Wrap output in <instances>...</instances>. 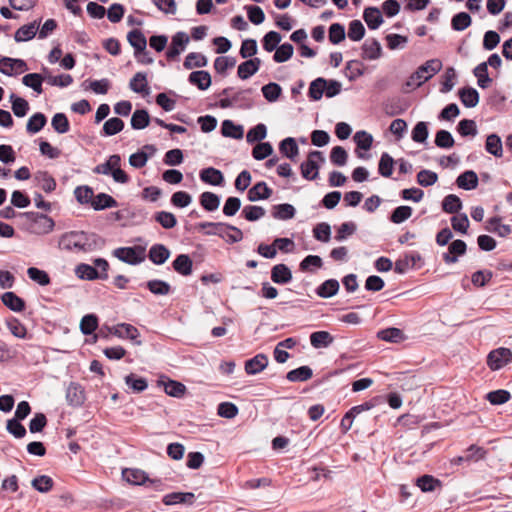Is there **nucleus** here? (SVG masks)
<instances>
[{
	"mask_svg": "<svg viewBox=\"0 0 512 512\" xmlns=\"http://www.w3.org/2000/svg\"><path fill=\"white\" fill-rule=\"evenodd\" d=\"M96 239V234H88L83 231H70L61 235L58 247L67 251H91Z\"/></svg>",
	"mask_w": 512,
	"mask_h": 512,
	"instance_id": "f257e3e1",
	"label": "nucleus"
},
{
	"mask_svg": "<svg viewBox=\"0 0 512 512\" xmlns=\"http://www.w3.org/2000/svg\"><path fill=\"white\" fill-rule=\"evenodd\" d=\"M199 230L210 228L205 231L206 235H217L227 243L233 244L243 239V232L236 226L223 222H201L197 225Z\"/></svg>",
	"mask_w": 512,
	"mask_h": 512,
	"instance_id": "f03ea898",
	"label": "nucleus"
},
{
	"mask_svg": "<svg viewBox=\"0 0 512 512\" xmlns=\"http://www.w3.org/2000/svg\"><path fill=\"white\" fill-rule=\"evenodd\" d=\"M22 216L30 222L29 230L38 235L48 234L55 227L54 220L46 214L38 212H25Z\"/></svg>",
	"mask_w": 512,
	"mask_h": 512,
	"instance_id": "7ed1b4c3",
	"label": "nucleus"
},
{
	"mask_svg": "<svg viewBox=\"0 0 512 512\" xmlns=\"http://www.w3.org/2000/svg\"><path fill=\"white\" fill-rule=\"evenodd\" d=\"M318 161H325L323 153L317 150L311 151L308 154L306 161L302 162V164L300 165L301 175L303 178L307 180H315L318 177Z\"/></svg>",
	"mask_w": 512,
	"mask_h": 512,
	"instance_id": "20e7f679",
	"label": "nucleus"
},
{
	"mask_svg": "<svg viewBox=\"0 0 512 512\" xmlns=\"http://www.w3.org/2000/svg\"><path fill=\"white\" fill-rule=\"evenodd\" d=\"M113 255L129 265L140 264L145 259L144 249L140 246L119 247L113 251Z\"/></svg>",
	"mask_w": 512,
	"mask_h": 512,
	"instance_id": "39448f33",
	"label": "nucleus"
},
{
	"mask_svg": "<svg viewBox=\"0 0 512 512\" xmlns=\"http://www.w3.org/2000/svg\"><path fill=\"white\" fill-rule=\"evenodd\" d=\"M512 361V352L508 348H498L487 356V364L492 370H499Z\"/></svg>",
	"mask_w": 512,
	"mask_h": 512,
	"instance_id": "423d86ee",
	"label": "nucleus"
},
{
	"mask_svg": "<svg viewBox=\"0 0 512 512\" xmlns=\"http://www.w3.org/2000/svg\"><path fill=\"white\" fill-rule=\"evenodd\" d=\"M442 61L438 58L430 59L418 67V87L431 79L442 69Z\"/></svg>",
	"mask_w": 512,
	"mask_h": 512,
	"instance_id": "0eeeda50",
	"label": "nucleus"
},
{
	"mask_svg": "<svg viewBox=\"0 0 512 512\" xmlns=\"http://www.w3.org/2000/svg\"><path fill=\"white\" fill-rule=\"evenodd\" d=\"M189 42V37L185 32H177L172 37V42L168 50L166 51V57L168 60H175L186 47Z\"/></svg>",
	"mask_w": 512,
	"mask_h": 512,
	"instance_id": "6e6552de",
	"label": "nucleus"
},
{
	"mask_svg": "<svg viewBox=\"0 0 512 512\" xmlns=\"http://www.w3.org/2000/svg\"><path fill=\"white\" fill-rule=\"evenodd\" d=\"M111 333L119 338H127L134 342L136 345H141V341L138 340L140 333L138 329L128 323H120L114 326Z\"/></svg>",
	"mask_w": 512,
	"mask_h": 512,
	"instance_id": "1a4fd4ad",
	"label": "nucleus"
},
{
	"mask_svg": "<svg viewBox=\"0 0 512 512\" xmlns=\"http://www.w3.org/2000/svg\"><path fill=\"white\" fill-rule=\"evenodd\" d=\"M268 363V356L264 353H259L245 362L244 369L248 375H255L263 371L268 366Z\"/></svg>",
	"mask_w": 512,
	"mask_h": 512,
	"instance_id": "9d476101",
	"label": "nucleus"
},
{
	"mask_svg": "<svg viewBox=\"0 0 512 512\" xmlns=\"http://www.w3.org/2000/svg\"><path fill=\"white\" fill-rule=\"evenodd\" d=\"M66 400L70 406L79 407L85 401V392L78 383L71 382L66 390Z\"/></svg>",
	"mask_w": 512,
	"mask_h": 512,
	"instance_id": "9b49d317",
	"label": "nucleus"
},
{
	"mask_svg": "<svg viewBox=\"0 0 512 512\" xmlns=\"http://www.w3.org/2000/svg\"><path fill=\"white\" fill-rule=\"evenodd\" d=\"M467 246L463 240H454L448 247V251L443 254V260L447 264L456 263L458 256L464 255Z\"/></svg>",
	"mask_w": 512,
	"mask_h": 512,
	"instance_id": "f8f14e48",
	"label": "nucleus"
},
{
	"mask_svg": "<svg viewBox=\"0 0 512 512\" xmlns=\"http://www.w3.org/2000/svg\"><path fill=\"white\" fill-rule=\"evenodd\" d=\"M127 41L134 48L135 57L146 50L147 40L143 32L139 29H133L127 34Z\"/></svg>",
	"mask_w": 512,
	"mask_h": 512,
	"instance_id": "ddd939ff",
	"label": "nucleus"
},
{
	"mask_svg": "<svg viewBox=\"0 0 512 512\" xmlns=\"http://www.w3.org/2000/svg\"><path fill=\"white\" fill-rule=\"evenodd\" d=\"M261 63V59L257 57L242 62L237 69L238 77L242 80L250 78L259 70Z\"/></svg>",
	"mask_w": 512,
	"mask_h": 512,
	"instance_id": "4468645a",
	"label": "nucleus"
},
{
	"mask_svg": "<svg viewBox=\"0 0 512 512\" xmlns=\"http://www.w3.org/2000/svg\"><path fill=\"white\" fill-rule=\"evenodd\" d=\"M271 280L275 284H287L292 280V272L286 264H276L271 269Z\"/></svg>",
	"mask_w": 512,
	"mask_h": 512,
	"instance_id": "2eb2a0df",
	"label": "nucleus"
},
{
	"mask_svg": "<svg viewBox=\"0 0 512 512\" xmlns=\"http://www.w3.org/2000/svg\"><path fill=\"white\" fill-rule=\"evenodd\" d=\"M188 81L199 90H207L212 83L211 75L208 71L197 70L189 74Z\"/></svg>",
	"mask_w": 512,
	"mask_h": 512,
	"instance_id": "dca6fc26",
	"label": "nucleus"
},
{
	"mask_svg": "<svg viewBox=\"0 0 512 512\" xmlns=\"http://www.w3.org/2000/svg\"><path fill=\"white\" fill-rule=\"evenodd\" d=\"M273 191L264 181L256 183L248 190L247 198L251 202L268 199Z\"/></svg>",
	"mask_w": 512,
	"mask_h": 512,
	"instance_id": "f3484780",
	"label": "nucleus"
},
{
	"mask_svg": "<svg viewBox=\"0 0 512 512\" xmlns=\"http://www.w3.org/2000/svg\"><path fill=\"white\" fill-rule=\"evenodd\" d=\"M170 257V250L163 244H154L148 252L149 260L155 265L164 264Z\"/></svg>",
	"mask_w": 512,
	"mask_h": 512,
	"instance_id": "a211bd4d",
	"label": "nucleus"
},
{
	"mask_svg": "<svg viewBox=\"0 0 512 512\" xmlns=\"http://www.w3.org/2000/svg\"><path fill=\"white\" fill-rule=\"evenodd\" d=\"M362 58L368 60H376L381 57L382 47L378 40L372 38L367 39L362 45Z\"/></svg>",
	"mask_w": 512,
	"mask_h": 512,
	"instance_id": "6ab92c4d",
	"label": "nucleus"
},
{
	"mask_svg": "<svg viewBox=\"0 0 512 512\" xmlns=\"http://www.w3.org/2000/svg\"><path fill=\"white\" fill-rule=\"evenodd\" d=\"M195 501V495L191 492H172L163 497L165 505L175 504H189L192 505Z\"/></svg>",
	"mask_w": 512,
	"mask_h": 512,
	"instance_id": "aec40b11",
	"label": "nucleus"
},
{
	"mask_svg": "<svg viewBox=\"0 0 512 512\" xmlns=\"http://www.w3.org/2000/svg\"><path fill=\"white\" fill-rule=\"evenodd\" d=\"M129 88L139 94L147 95L150 92L147 80V74L137 72L129 82Z\"/></svg>",
	"mask_w": 512,
	"mask_h": 512,
	"instance_id": "412c9836",
	"label": "nucleus"
},
{
	"mask_svg": "<svg viewBox=\"0 0 512 512\" xmlns=\"http://www.w3.org/2000/svg\"><path fill=\"white\" fill-rule=\"evenodd\" d=\"M34 181L44 192L51 193L56 189L55 179L47 171H38L34 175Z\"/></svg>",
	"mask_w": 512,
	"mask_h": 512,
	"instance_id": "4be33fe9",
	"label": "nucleus"
},
{
	"mask_svg": "<svg viewBox=\"0 0 512 512\" xmlns=\"http://www.w3.org/2000/svg\"><path fill=\"white\" fill-rule=\"evenodd\" d=\"M363 19L371 30L379 28L383 23L381 11L377 7H367L363 12Z\"/></svg>",
	"mask_w": 512,
	"mask_h": 512,
	"instance_id": "5701e85b",
	"label": "nucleus"
},
{
	"mask_svg": "<svg viewBox=\"0 0 512 512\" xmlns=\"http://www.w3.org/2000/svg\"><path fill=\"white\" fill-rule=\"evenodd\" d=\"M172 267L177 273L188 276L192 273L193 262L189 255L179 254L172 262Z\"/></svg>",
	"mask_w": 512,
	"mask_h": 512,
	"instance_id": "b1692460",
	"label": "nucleus"
},
{
	"mask_svg": "<svg viewBox=\"0 0 512 512\" xmlns=\"http://www.w3.org/2000/svg\"><path fill=\"white\" fill-rule=\"evenodd\" d=\"M456 184L464 190H473L478 186V176L473 170H467L457 177Z\"/></svg>",
	"mask_w": 512,
	"mask_h": 512,
	"instance_id": "393cba45",
	"label": "nucleus"
},
{
	"mask_svg": "<svg viewBox=\"0 0 512 512\" xmlns=\"http://www.w3.org/2000/svg\"><path fill=\"white\" fill-rule=\"evenodd\" d=\"M200 179L204 183H208L213 186L221 185L222 182L224 181L222 172L213 167L202 169L200 171Z\"/></svg>",
	"mask_w": 512,
	"mask_h": 512,
	"instance_id": "a878e982",
	"label": "nucleus"
},
{
	"mask_svg": "<svg viewBox=\"0 0 512 512\" xmlns=\"http://www.w3.org/2000/svg\"><path fill=\"white\" fill-rule=\"evenodd\" d=\"M43 74H45V81L51 86L67 87L72 84L73 78L70 74H62L53 76L50 70L46 67L42 68Z\"/></svg>",
	"mask_w": 512,
	"mask_h": 512,
	"instance_id": "bb28decb",
	"label": "nucleus"
},
{
	"mask_svg": "<svg viewBox=\"0 0 512 512\" xmlns=\"http://www.w3.org/2000/svg\"><path fill=\"white\" fill-rule=\"evenodd\" d=\"M279 150L283 156L289 158L292 161L295 160L299 154V147L297 142L292 137L283 139L279 144Z\"/></svg>",
	"mask_w": 512,
	"mask_h": 512,
	"instance_id": "cd10ccee",
	"label": "nucleus"
},
{
	"mask_svg": "<svg viewBox=\"0 0 512 512\" xmlns=\"http://www.w3.org/2000/svg\"><path fill=\"white\" fill-rule=\"evenodd\" d=\"M3 304L14 312H21L25 309V301L14 292H5L1 296Z\"/></svg>",
	"mask_w": 512,
	"mask_h": 512,
	"instance_id": "c85d7f7f",
	"label": "nucleus"
},
{
	"mask_svg": "<svg viewBox=\"0 0 512 512\" xmlns=\"http://www.w3.org/2000/svg\"><path fill=\"white\" fill-rule=\"evenodd\" d=\"M334 341L333 336L328 331H316L310 335V343L315 349L326 348Z\"/></svg>",
	"mask_w": 512,
	"mask_h": 512,
	"instance_id": "c756f323",
	"label": "nucleus"
},
{
	"mask_svg": "<svg viewBox=\"0 0 512 512\" xmlns=\"http://www.w3.org/2000/svg\"><path fill=\"white\" fill-rule=\"evenodd\" d=\"M485 150L496 158L503 156V146L499 135L490 134L486 138Z\"/></svg>",
	"mask_w": 512,
	"mask_h": 512,
	"instance_id": "7c9ffc66",
	"label": "nucleus"
},
{
	"mask_svg": "<svg viewBox=\"0 0 512 512\" xmlns=\"http://www.w3.org/2000/svg\"><path fill=\"white\" fill-rule=\"evenodd\" d=\"M418 488L422 492L440 491L442 488V482L432 475H423L418 477Z\"/></svg>",
	"mask_w": 512,
	"mask_h": 512,
	"instance_id": "2f4dec72",
	"label": "nucleus"
},
{
	"mask_svg": "<svg viewBox=\"0 0 512 512\" xmlns=\"http://www.w3.org/2000/svg\"><path fill=\"white\" fill-rule=\"evenodd\" d=\"M91 206L94 210L101 211L107 208L117 207L118 203L112 196L106 193H99L95 197L93 196Z\"/></svg>",
	"mask_w": 512,
	"mask_h": 512,
	"instance_id": "473e14b6",
	"label": "nucleus"
},
{
	"mask_svg": "<svg viewBox=\"0 0 512 512\" xmlns=\"http://www.w3.org/2000/svg\"><path fill=\"white\" fill-rule=\"evenodd\" d=\"M221 133L224 137L242 139L244 130L241 125H236L232 120H224L221 126Z\"/></svg>",
	"mask_w": 512,
	"mask_h": 512,
	"instance_id": "72a5a7b5",
	"label": "nucleus"
},
{
	"mask_svg": "<svg viewBox=\"0 0 512 512\" xmlns=\"http://www.w3.org/2000/svg\"><path fill=\"white\" fill-rule=\"evenodd\" d=\"M37 30H38L37 21H34L27 25H23L15 32L14 39L16 42H23V41L31 40L32 38L35 37Z\"/></svg>",
	"mask_w": 512,
	"mask_h": 512,
	"instance_id": "f704fd0d",
	"label": "nucleus"
},
{
	"mask_svg": "<svg viewBox=\"0 0 512 512\" xmlns=\"http://www.w3.org/2000/svg\"><path fill=\"white\" fill-rule=\"evenodd\" d=\"M377 338L390 343H398L404 340L405 337L401 329L390 327L378 331Z\"/></svg>",
	"mask_w": 512,
	"mask_h": 512,
	"instance_id": "c9c22d12",
	"label": "nucleus"
},
{
	"mask_svg": "<svg viewBox=\"0 0 512 512\" xmlns=\"http://www.w3.org/2000/svg\"><path fill=\"white\" fill-rule=\"evenodd\" d=\"M339 291V282L336 279H328L317 287L316 293L321 298H330Z\"/></svg>",
	"mask_w": 512,
	"mask_h": 512,
	"instance_id": "e433bc0d",
	"label": "nucleus"
},
{
	"mask_svg": "<svg viewBox=\"0 0 512 512\" xmlns=\"http://www.w3.org/2000/svg\"><path fill=\"white\" fill-rule=\"evenodd\" d=\"M459 97L462 104L467 108H473L479 102V94L477 90L472 87L460 89Z\"/></svg>",
	"mask_w": 512,
	"mask_h": 512,
	"instance_id": "4c0bfd02",
	"label": "nucleus"
},
{
	"mask_svg": "<svg viewBox=\"0 0 512 512\" xmlns=\"http://www.w3.org/2000/svg\"><path fill=\"white\" fill-rule=\"evenodd\" d=\"M122 475L127 482L134 485H142L148 480L147 474L140 469L126 468Z\"/></svg>",
	"mask_w": 512,
	"mask_h": 512,
	"instance_id": "58836bf2",
	"label": "nucleus"
},
{
	"mask_svg": "<svg viewBox=\"0 0 512 512\" xmlns=\"http://www.w3.org/2000/svg\"><path fill=\"white\" fill-rule=\"evenodd\" d=\"M313 376V371L309 366H301L289 371L286 378L290 382H304Z\"/></svg>",
	"mask_w": 512,
	"mask_h": 512,
	"instance_id": "ea45409f",
	"label": "nucleus"
},
{
	"mask_svg": "<svg viewBox=\"0 0 512 512\" xmlns=\"http://www.w3.org/2000/svg\"><path fill=\"white\" fill-rule=\"evenodd\" d=\"M150 123V116L147 110L137 109L131 117V127L135 130L146 128Z\"/></svg>",
	"mask_w": 512,
	"mask_h": 512,
	"instance_id": "a19ab883",
	"label": "nucleus"
},
{
	"mask_svg": "<svg viewBox=\"0 0 512 512\" xmlns=\"http://www.w3.org/2000/svg\"><path fill=\"white\" fill-rule=\"evenodd\" d=\"M45 81V74L29 73L22 78V83L32 88L36 93L41 94L43 92L42 82Z\"/></svg>",
	"mask_w": 512,
	"mask_h": 512,
	"instance_id": "79ce46f5",
	"label": "nucleus"
},
{
	"mask_svg": "<svg viewBox=\"0 0 512 512\" xmlns=\"http://www.w3.org/2000/svg\"><path fill=\"white\" fill-rule=\"evenodd\" d=\"M46 123V116L41 112H37L28 119V122L26 124V130L28 133L31 134L38 133L40 130L44 128Z\"/></svg>",
	"mask_w": 512,
	"mask_h": 512,
	"instance_id": "37998d69",
	"label": "nucleus"
},
{
	"mask_svg": "<svg viewBox=\"0 0 512 512\" xmlns=\"http://www.w3.org/2000/svg\"><path fill=\"white\" fill-rule=\"evenodd\" d=\"M207 63L208 60L205 55L197 52H191L185 57L183 66L185 69L190 70L192 68L205 67Z\"/></svg>",
	"mask_w": 512,
	"mask_h": 512,
	"instance_id": "c03bdc74",
	"label": "nucleus"
},
{
	"mask_svg": "<svg viewBox=\"0 0 512 512\" xmlns=\"http://www.w3.org/2000/svg\"><path fill=\"white\" fill-rule=\"evenodd\" d=\"M121 158L118 154L111 155L108 160L102 164L97 165L93 172L95 174L111 175L116 166H120Z\"/></svg>",
	"mask_w": 512,
	"mask_h": 512,
	"instance_id": "a18cd8bd",
	"label": "nucleus"
},
{
	"mask_svg": "<svg viewBox=\"0 0 512 512\" xmlns=\"http://www.w3.org/2000/svg\"><path fill=\"white\" fill-rule=\"evenodd\" d=\"M200 204L206 211H215L220 205V197L213 192H203L200 195Z\"/></svg>",
	"mask_w": 512,
	"mask_h": 512,
	"instance_id": "49530a36",
	"label": "nucleus"
},
{
	"mask_svg": "<svg viewBox=\"0 0 512 512\" xmlns=\"http://www.w3.org/2000/svg\"><path fill=\"white\" fill-rule=\"evenodd\" d=\"M296 210L288 203L278 204L273 207L272 216L280 220H289L295 216Z\"/></svg>",
	"mask_w": 512,
	"mask_h": 512,
	"instance_id": "de8ad7c7",
	"label": "nucleus"
},
{
	"mask_svg": "<svg viewBox=\"0 0 512 512\" xmlns=\"http://www.w3.org/2000/svg\"><path fill=\"white\" fill-rule=\"evenodd\" d=\"M442 209L449 214L458 213L462 209V201L455 194H449L442 201Z\"/></svg>",
	"mask_w": 512,
	"mask_h": 512,
	"instance_id": "09e8293b",
	"label": "nucleus"
},
{
	"mask_svg": "<svg viewBox=\"0 0 512 512\" xmlns=\"http://www.w3.org/2000/svg\"><path fill=\"white\" fill-rule=\"evenodd\" d=\"M326 85L327 80L325 78H316L310 83L308 96L314 101L320 100L324 94V89Z\"/></svg>",
	"mask_w": 512,
	"mask_h": 512,
	"instance_id": "8fccbe9b",
	"label": "nucleus"
},
{
	"mask_svg": "<svg viewBox=\"0 0 512 512\" xmlns=\"http://www.w3.org/2000/svg\"><path fill=\"white\" fill-rule=\"evenodd\" d=\"M456 77V71L453 67L446 68L444 74L441 76L440 92L442 94H446L453 89Z\"/></svg>",
	"mask_w": 512,
	"mask_h": 512,
	"instance_id": "3c124183",
	"label": "nucleus"
},
{
	"mask_svg": "<svg viewBox=\"0 0 512 512\" xmlns=\"http://www.w3.org/2000/svg\"><path fill=\"white\" fill-rule=\"evenodd\" d=\"M473 73L477 78L478 86L482 89L488 88L492 82V79L488 76L487 63L478 64Z\"/></svg>",
	"mask_w": 512,
	"mask_h": 512,
	"instance_id": "603ef678",
	"label": "nucleus"
},
{
	"mask_svg": "<svg viewBox=\"0 0 512 512\" xmlns=\"http://www.w3.org/2000/svg\"><path fill=\"white\" fill-rule=\"evenodd\" d=\"M164 385V391L167 395L181 398L186 392V386L181 382L168 379L166 382H162Z\"/></svg>",
	"mask_w": 512,
	"mask_h": 512,
	"instance_id": "864d4df0",
	"label": "nucleus"
},
{
	"mask_svg": "<svg viewBox=\"0 0 512 512\" xmlns=\"http://www.w3.org/2000/svg\"><path fill=\"white\" fill-rule=\"evenodd\" d=\"M124 128V122L118 117L108 119L102 128V134L104 136H113L121 132Z\"/></svg>",
	"mask_w": 512,
	"mask_h": 512,
	"instance_id": "5fc2aeb1",
	"label": "nucleus"
},
{
	"mask_svg": "<svg viewBox=\"0 0 512 512\" xmlns=\"http://www.w3.org/2000/svg\"><path fill=\"white\" fill-rule=\"evenodd\" d=\"M10 101L12 103V111L17 117H24L29 110V103L22 97L15 94L10 95Z\"/></svg>",
	"mask_w": 512,
	"mask_h": 512,
	"instance_id": "6e6d98bb",
	"label": "nucleus"
},
{
	"mask_svg": "<svg viewBox=\"0 0 512 512\" xmlns=\"http://www.w3.org/2000/svg\"><path fill=\"white\" fill-rule=\"evenodd\" d=\"M147 288L154 295H168L171 292V286L168 282L163 280H149L146 283Z\"/></svg>",
	"mask_w": 512,
	"mask_h": 512,
	"instance_id": "4d7b16f0",
	"label": "nucleus"
},
{
	"mask_svg": "<svg viewBox=\"0 0 512 512\" xmlns=\"http://www.w3.org/2000/svg\"><path fill=\"white\" fill-rule=\"evenodd\" d=\"M6 325L11 334L17 338L24 339L27 335V329L23 323L15 317L6 319Z\"/></svg>",
	"mask_w": 512,
	"mask_h": 512,
	"instance_id": "13d9d810",
	"label": "nucleus"
},
{
	"mask_svg": "<svg viewBox=\"0 0 512 512\" xmlns=\"http://www.w3.org/2000/svg\"><path fill=\"white\" fill-rule=\"evenodd\" d=\"M282 37L279 32L269 31L266 33L262 39V45L264 50L267 52H272L276 50L279 46Z\"/></svg>",
	"mask_w": 512,
	"mask_h": 512,
	"instance_id": "bf43d9fd",
	"label": "nucleus"
},
{
	"mask_svg": "<svg viewBox=\"0 0 512 512\" xmlns=\"http://www.w3.org/2000/svg\"><path fill=\"white\" fill-rule=\"evenodd\" d=\"M262 93L264 98L268 102H275L279 99L282 94V88L278 83L270 82L262 87Z\"/></svg>",
	"mask_w": 512,
	"mask_h": 512,
	"instance_id": "052dcab7",
	"label": "nucleus"
},
{
	"mask_svg": "<svg viewBox=\"0 0 512 512\" xmlns=\"http://www.w3.org/2000/svg\"><path fill=\"white\" fill-rule=\"evenodd\" d=\"M294 48L290 43L281 44L273 55V60L276 63H283L288 61L293 56Z\"/></svg>",
	"mask_w": 512,
	"mask_h": 512,
	"instance_id": "680f3d73",
	"label": "nucleus"
},
{
	"mask_svg": "<svg viewBox=\"0 0 512 512\" xmlns=\"http://www.w3.org/2000/svg\"><path fill=\"white\" fill-rule=\"evenodd\" d=\"M53 484V479L47 475L37 476L31 482L32 487L41 493L49 492L53 488Z\"/></svg>",
	"mask_w": 512,
	"mask_h": 512,
	"instance_id": "e2e57ef3",
	"label": "nucleus"
},
{
	"mask_svg": "<svg viewBox=\"0 0 512 512\" xmlns=\"http://www.w3.org/2000/svg\"><path fill=\"white\" fill-rule=\"evenodd\" d=\"M155 221L158 222L164 229H172L177 224L175 215L167 211H159L154 215Z\"/></svg>",
	"mask_w": 512,
	"mask_h": 512,
	"instance_id": "0e129e2a",
	"label": "nucleus"
},
{
	"mask_svg": "<svg viewBox=\"0 0 512 512\" xmlns=\"http://www.w3.org/2000/svg\"><path fill=\"white\" fill-rule=\"evenodd\" d=\"M267 135V128L265 124L259 123L251 128L246 134V141L248 143L261 142Z\"/></svg>",
	"mask_w": 512,
	"mask_h": 512,
	"instance_id": "69168bd1",
	"label": "nucleus"
},
{
	"mask_svg": "<svg viewBox=\"0 0 512 512\" xmlns=\"http://www.w3.org/2000/svg\"><path fill=\"white\" fill-rule=\"evenodd\" d=\"M98 327V318L94 314L85 315L80 322V330L84 335H91Z\"/></svg>",
	"mask_w": 512,
	"mask_h": 512,
	"instance_id": "338daca9",
	"label": "nucleus"
},
{
	"mask_svg": "<svg viewBox=\"0 0 512 512\" xmlns=\"http://www.w3.org/2000/svg\"><path fill=\"white\" fill-rule=\"evenodd\" d=\"M125 383L128 387H130L134 392L137 393L143 392L148 387V383L145 378L137 377L133 373L125 377Z\"/></svg>",
	"mask_w": 512,
	"mask_h": 512,
	"instance_id": "774afa93",
	"label": "nucleus"
}]
</instances>
